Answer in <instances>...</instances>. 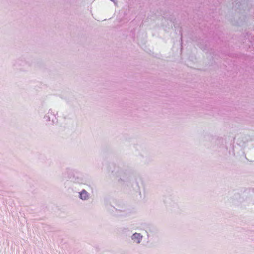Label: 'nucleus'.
I'll use <instances>...</instances> for the list:
<instances>
[{
    "mask_svg": "<svg viewBox=\"0 0 254 254\" xmlns=\"http://www.w3.org/2000/svg\"><path fill=\"white\" fill-rule=\"evenodd\" d=\"M80 197L81 199L86 200L88 197V193L85 190H83L80 193Z\"/></svg>",
    "mask_w": 254,
    "mask_h": 254,
    "instance_id": "1",
    "label": "nucleus"
},
{
    "mask_svg": "<svg viewBox=\"0 0 254 254\" xmlns=\"http://www.w3.org/2000/svg\"><path fill=\"white\" fill-rule=\"evenodd\" d=\"M142 236L139 234L137 233L134 234L132 236V239H136L138 240L137 243H139L140 240L141 239Z\"/></svg>",
    "mask_w": 254,
    "mask_h": 254,
    "instance_id": "2",
    "label": "nucleus"
}]
</instances>
